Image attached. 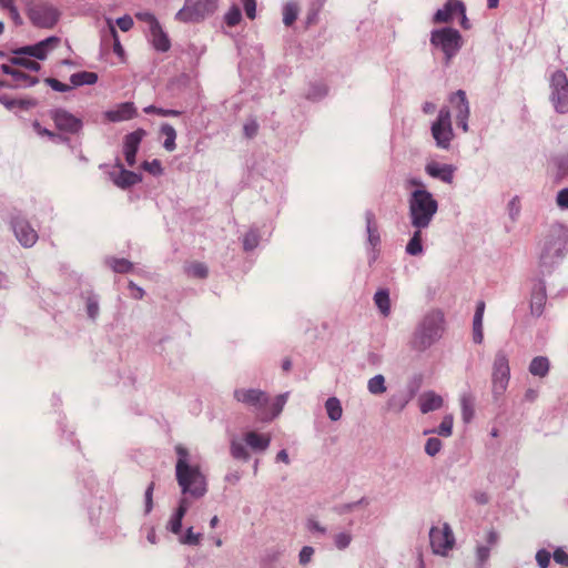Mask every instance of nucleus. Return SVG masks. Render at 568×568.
Segmentation results:
<instances>
[{"mask_svg": "<svg viewBox=\"0 0 568 568\" xmlns=\"http://www.w3.org/2000/svg\"><path fill=\"white\" fill-rule=\"evenodd\" d=\"M59 44L60 38L49 37L37 44L16 50V55L10 59V63L1 67L6 74L11 75V85L27 88L36 84L38 79L27 73V71L38 72L40 64L31 58L43 60Z\"/></svg>", "mask_w": 568, "mask_h": 568, "instance_id": "f257e3e1", "label": "nucleus"}, {"mask_svg": "<svg viewBox=\"0 0 568 568\" xmlns=\"http://www.w3.org/2000/svg\"><path fill=\"white\" fill-rule=\"evenodd\" d=\"M175 452L178 455L176 480L183 494H190L195 498L202 497L206 493V479L201 471L200 462L183 446H176Z\"/></svg>", "mask_w": 568, "mask_h": 568, "instance_id": "f03ea898", "label": "nucleus"}, {"mask_svg": "<svg viewBox=\"0 0 568 568\" xmlns=\"http://www.w3.org/2000/svg\"><path fill=\"white\" fill-rule=\"evenodd\" d=\"M446 331L445 315L439 310H430L416 324L408 339L412 351L424 353L436 344Z\"/></svg>", "mask_w": 568, "mask_h": 568, "instance_id": "7ed1b4c3", "label": "nucleus"}, {"mask_svg": "<svg viewBox=\"0 0 568 568\" xmlns=\"http://www.w3.org/2000/svg\"><path fill=\"white\" fill-rule=\"evenodd\" d=\"M408 184L415 187L409 197L412 225L416 229H426L437 212V201L420 181L412 179Z\"/></svg>", "mask_w": 568, "mask_h": 568, "instance_id": "20e7f679", "label": "nucleus"}, {"mask_svg": "<svg viewBox=\"0 0 568 568\" xmlns=\"http://www.w3.org/2000/svg\"><path fill=\"white\" fill-rule=\"evenodd\" d=\"M568 251V227L556 224L552 225L542 241L539 255L540 267L550 271Z\"/></svg>", "mask_w": 568, "mask_h": 568, "instance_id": "39448f33", "label": "nucleus"}, {"mask_svg": "<svg viewBox=\"0 0 568 568\" xmlns=\"http://www.w3.org/2000/svg\"><path fill=\"white\" fill-rule=\"evenodd\" d=\"M219 0H185L175 19L185 23H197L212 16L217 9Z\"/></svg>", "mask_w": 568, "mask_h": 568, "instance_id": "423d86ee", "label": "nucleus"}, {"mask_svg": "<svg viewBox=\"0 0 568 568\" xmlns=\"http://www.w3.org/2000/svg\"><path fill=\"white\" fill-rule=\"evenodd\" d=\"M430 41L444 51L447 59H450L462 45L459 32L452 28L433 31Z\"/></svg>", "mask_w": 568, "mask_h": 568, "instance_id": "0eeeda50", "label": "nucleus"}, {"mask_svg": "<svg viewBox=\"0 0 568 568\" xmlns=\"http://www.w3.org/2000/svg\"><path fill=\"white\" fill-rule=\"evenodd\" d=\"M432 135L439 148L447 149L449 146L454 136L449 109L443 108L439 111L437 120L432 125Z\"/></svg>", "mask_w": 568, "mask_h": 568, "instance_id": "6e6552de", "label": "nucleus"}, {"mask_svg": "<svg viewBox=\"0 0 568 568\" xmlns=\"http://www.w3.org/2000/svg\"><path fill=\"white\" fill-rule=\"evenodd\" d=\"M234 398L240 403L254 407L258 413V418L264 422L268 402V396L264 392L253 388H239L234 392Z\"/></svg>", "mask_w": 568, "mask_h": 568, "instance_id": "1a4fd4ad", "label": "nucleus"}, {"mask_svg": "<svg viewBox=\"0 0 568 568\" xmlns=\"http://www.w3.org/2000/svg\"><path fill=\"white\" fill-rule=\"evenodd\" d=\"M509 373L507 355L500 351L496 354L493 366V392L495 396H500L506 390Z\"/></svg>", "mask_w": 568, "mask_h": 568, "instance_id": "9d476101", "label": "nucleus"}, {"mask_svg": "<svg viewBox=\"0 0 568 568\" xmlns=\"http://www.w3.org/2000/svg\"><path fill=\"white\" fill-rule=\"evenodd\" d=\"M551 100L560 113L568 111V79L562 71H556L551 77Z\"/></svg>", "mask_w": 568, "mask_h": 568, "instance_id": "9b49d317", "label": "nucleus"}, {"mask_svg": "<svg viewBox=\"0 0 568 568\" xmlns=\"http://www.w3.org/2000/svg\"><path fill=\"white\" fill-rule=\"evenodd\" d=\"M429 539L433 551L443 556H445L455 544L453 531L447 524H444L442 527H433L429 531Z\"/></svg>", "mask_w": 568, "mask_h": 568, "instance_id": "f8f14e48", "label": "nucleus"}, {"mask_svg": "<svg viewBox=\"0 0 568 568\" xmlns=\"http://www.w3.org/2000/svg\"><path fill=\"white\" fill-rule=\"evenodd\" d=\"M449 105L455 113L456 123L464 132L468 131L467 120L469 118V104L466 93L458 90L449 97Z\"/></svg>", "mask_w": 568, "mask_h": 568, "instance_id": "ddd939ff", "label": "nucleus"}, {"mask_svg": "<svg viewBox=\"0 0 568 568\" xmlns=\"http://www.w3.org/2000/svg\"><path fill=\"white\" fill-rule=\"evenodd\" d=\"M462 17V26L467 29V18L465 14V6L460 0H448L444 9L435 13L434 21L437 23H446L452 21L455 17Z\"/></svg>", "mask_w": 568, "mask_h": 568, "instance_id": "4468645a", "label": "nucleus"}, {"mask_svg": "<svg viewBox=\"0 0 568 568\" xmlns=\"http://www.w3.org/2000/svg\"><path fill=\"white\" fill-rule=\"evenodd\" d=\"M12 229L18 241L26 247L32 246L38 240L37 231L23 219H16Z\"/></svg>", "mask_w": 568, "mask_h": 568, "instance_id": "2eb2a0df", "label": "nucleus"}, {"mask_svg": "<svg viewBox=\"0 0 568 568\" xmlns=\"http://www.w3.org/2000/svg\"><path fill=\"white\" fill-rule=\"evenodd\" d=\"M145 134L146 133L143 129H138L136 131L125 136L123 144V153L129 166H133L135 164V155L139 150V145L142 139L145 136Z\"/></svg>", "mask_w": 568, "mask_h": 568, "instance_id": "dca6fc26", "label": "nucleus"}, {"mask_svg": "<svg viewBox=\"0 0 568 568\" xmlns=\"http://www.w3.org/2000/svg\"><path fill=\"white\" fill-rule=\"evenodd\" d=\"M53 120L59 130L77 133L82 128V121L65 110L59 109L53 113Z\"/></svg>", "mask_w": 568, "mask_h": 568, "instance_id": "f3484780", "label": "nucleus"}, {"mask_svg": "<svg viewBox=\"0 0 568 568\" xmlns=\"http://www.w3.org/2000/svg\"><path fill=\"white\" fill-rule=\"evenodd\" d=\"M136 109L132 102L119 104L114 110H109L104 116L111 122H121L134 118Z\"/></svg>", "mask_w": 568, "mask_h": 568, "instance_id": "a211bd4d", "label": "nucleus"}, {"mask_svg": "<svg viewBox=\"0 0 568 568\" xmlns=\"http://www.w3.org/2000/svg\"><path fill=\"white\" fill-rule=\"evenodd\" d=\"M443 404V397L433 390L424 392L418 397V406L423 414L439 409Z\"/></svg>", "mask_w": 568, "mask_h": 568, "instance_id": "6ab92c4d", "label": "nucleus"}, {"mask_svg": "<svg viewBox=\"0 0 568 568\" xmlns=\"http://www.w3.org/2000/svg\"><path fill=\"white\" fill-rule=\"evenodd\" d=\"M426 172L443 182L452 183L454 176V168L448 164H439L437 162H430L426 165Z\"/></svg>", "mask_w": 568, "mask_h": 568, "instance_id": "aec40b11", "label": "nucleus"}, {"mask_svg": "<svg viewBox=\"0 0 568 568\" xmlns=\"http://www.w3.org/2000/svg\"><path fill=\"white\" fill-rule=\"evenodd\" d=\"M149 31V37L152 45L158 50L162 52H166L170 47L171 42L168 37V34L163 31L160 23L152 27Z\"/></svg>", "mask_w": 568, "mask_h": 568, "instance_id": "412c9836", "label": "nucleus"}, {"mask_svg": "<svg viewBox=\"0 0 568 568\" xmlns=\"http://www.w3.org/2000/svg\"><path fill=\"white\" fill-rule=\"evenodd\" d=\"M244 442L252 449L264 452L270 445L271 437L266 434H260L251 430L244 434Z\"/></svg>", "mask_w": 568, "mask_h": 568, "instance_id": "4be33fe9", "label": "nucleus"}, {"mask_svg": "<svg viewBox=\"0 0 568 568\" xmlns=\"http://www.w3.org/2000/svg\"><path fill=\"white\" fill-rule=\"evenodd\" d=\"M112 181L119 187L125 189L141 181L139 174L121 169L119 172L111 173Z\"/></svg>", "mask_w": 568, "mask_h": 568, "instance_id": "5701e85b", "label": "nucleus"}, {"mask_svg": "<svg viewBox=\"0 0 568 568\" xmlns=\"http://www.w3.org/2000/svg\"><path fill=\"white\" fill-rule=\"evenodd\" d=\"M485 312V303L483 301L477 303L476 312L473 322V341L480 344L484 339L483 332V317Z\"/></svg>", "mask_w": 568, "mask_h": 568, "instance_id": "b1692460", "label": "nucleus"}, {"mask_svg": "<svg viewBox=\"0 0 568 568\" xmlns=\"http://www.w3.org/2000/svg\"><path fill=\"white\" fill-rule=\"evenodd\" d=\"M499 536L496 531H489L486 537L487 546H478L477 547V560L480 566H483L489 558L490 548L495 547L498 544Z\"/></svg>", "mask_w": 568, "mask_h": 568, "instance_id": "393cba45", "label": "nucleus"}, {"mask_svg": "<svg viewBox=\"0 0 568 568\" xmlns=\"http://www.w3.org/2000/svg\"><path fill=\"white\" fill-rule=\"evenodd\" d=\"M115 40H119V37L114 21L111 18H105V27L101 29V44L109 49Z\"/></svg>", "mask_w": 568, "mask_h": 568, "instance_id": "a878e982", "label": "nucleus"}, {"mask_svg": "<svg viewBox=\"0 0 568 568\" xmlns=\"http://www.w3.org/2000/svg\"><path fill=\"white\" fill-rule=\"evenodd\" d=\"M374 302L381 314L384 317L389 316L390 314V298L389 292L386 288L378 290L374 295Z\"/></svg>", "mask_w": 568, "mask_h": 568, "instance_id": "bb28decb", "label": "nucleus"}, {"mask_svg": "<svg viewBox=\"0 0 568 568\" xmlns=\"http://www.w3.org/2000/svg\"><path fill=\"white\" fill-rule=\"evenodd\" d=\"M72 85L80 87L84 84H94L98 81V74L89 71H81L73 73L70 77Z\"/></svg>", "mask_w": 568, "mask_h": 568, "instance_id": "cd10ccee", "label": "nucleus"}, {"mask_svg": "<svg viewBox=\"0 0 568 568\" xmlns=\"http://www.w3.org/2000/svg\"><path fill=\"white\" fill-rule=\"evenodd\" d=\"M548 371L549 362L542 356L535 357L529 365V372L535 376L544 377L547 375Z\"/></svg>", "mask_w": 568, "mask_h": 568, "instance_id": "c85d7f7f", "label": "nucleus"}, {"mask_svg": "<svg viewBox=\"0 0 568 568\" xmlns=\"http://www.w3.org/2000/svg\"><path fill=\"white\" fill-rule=\"evenodd\" d=\"M286 394L277 396L274 402L270 404V400L267 402L266 406V418L264 420H270L274 417H276L283 409L285 403H286Z\"/></svg>", "mask_w": 568, "mask_h": 568, "instance_id": "c756f323", "label": "nucleus"}, {"mask_svg": "<svg viewBox=\"0 0 568 568\" xmlns=\"http://www.w3.org/2000/svg\"><path fill=\"white\" fill-rule=\"evenodd\" d=\"M325 408L331 420L336 422L342 418L343 408L338 398L329 397L325 403Z\"/></svg>", "mask_w": 568, "mask_h": 568, "instance_id": "7c9ffc66", "label": "nucleus"}, {"mask_svg": "<svg viewBox=\"0 0 568 568\" xmlns=\"http://www.w3.org/2000/svg\"><path fill=\"white\" fill-rule=\"evenodd\" d=\"M462 415L465 423L474 417V397L470 394H463L460 397Z\"/></svg>", "mask_w": 568, "mask_h": 568, "instance_id": "2f4dec72", "label": "nucleus"}, {"mask_svg": "<svg viewBox=\"0 0 568 568\" xmlns=\"http://www.w3.org/2000/svg\"><path fill=\"white\" fill-rule=\"evenodd\" d=\"M161 134L165 138L163 142V146L168 151H174L176 148L175 139H176V132L174 128L168 123L163 124L161 126Z\"/></svg>", "mask_w": 568, "mask_h": 568, "instance_id": "473e14b6", "label": "nucleus"}, {"mask_svg": "<svg viewBox=\"0 0 568 568\" xmlns=\"http://www.w3.org/2000/svg\"><path fill=\"white\" fill-rule=\"evenodd\" d=\"M422 230L423 229H416L412 239L409 240V242L406 245V252L409 255H419L423 253Z\"/></svg>", "mask_w": 568, "mask_h": 568, "instance_id": "72a5a7b5", "label": "nucleus"}, {"mask_svg": "<svg viewBox=\"0 0 568 568\" xmlns=\"http://www.w3.org/2000/svg\"><path fill=\"white\" fill-rule=\"evenodd\" d=\"M353 540V535L351 530H343L333 534V541L337 549L344 550L346 549Z\"/></svg>", "mask_w": 568, "mask_h": 568, "instance_id": "f704fd0d", "label": "nucleus"}, {"mask_svg": "<svg viewBox=\"0 0 568 568\" xmlns=\"http://www.w3.org/2000/svg\"><path fill=\"white\" fill-rule=\"evenodd\" d=\"M179 536V541L183 545L197 546L201 542L202 534L194 532L193 527H189L185 532H182Z\"/></svg>", "mask_w": 568, "mask_h": 568, "instance_id": "c9c22d12", "label": "nucleus"}, {"mask_svg": "<svg viewBox=\"0 0 568 568\" xmlns=\"http://www.w3.org/2000/svg\"><path fill=\"white\" fill-rule=\"evenodd\" d=\"M184 516L185 515H183L182 509H175L170 520L168 521V529L176 536L182 531V520Z\"/></svg>", "mask_w": 568, "mask_h": 568, "instance_id": "e433bc0d", "label": "nucleus"}, {"mask_svg": "<svg viewBox=\"0 0 568 568\" xmlns=\"http://www.w3.org/2000/svg\"><path fill=\"white\" fill-rule=\"evenodd\" d=\"M298 14V6L294 2H288L284 6L283 9V22L285 26H292L297 19Z\"/></svg>", "mask_w": 568, "mask_h": 568, "instance_id": "4c0bfd02", "label": "nucleus"}, {"mask_svg": "<svg viewBox=\"0 0 568 568\" xmlns=\"http://www.w3.org/2000/svg\"><path fill=\"white\" fill-rule=\"evenodd\" d=\"M186 274L195 278H204L207 275V268L203 263L193 262L185 268Z\"/></svg>", "mask_w": 568, "mask_h": 568, "instance_id": "58836bf2", "label": "nucleus"}, {"mask_svg": "<svg viewBox=\"0 0 568 568\" xmlns=\"http://www.w3.org/2000/svg\"><path fill=\"white\" fill-rule=\"evenodd\" d=\"M231 455L236 459L247 460L250 458V454L245 445L239 440H232Z\"/></svg>", "mask_w": 568, "mask_h": 568, "instance_id": "ea45409f", "label": "nucleus"}, {"mask_svg": "<svg viewBox=\"0 0 568 568\" xmlns=\"http://www.w3.org/2000/svg\"><path fill=\"white\" fill-rule=\"evenodd\" d=\"M368 390L372 394H383L386 390L385 378L383 375H376L368 381Z\"/></svg>", "mask_w": 568, "mask_h": 568, "instance_id": "a19ab883", "label": "nucleus"}, {"mask_svg": "<svg viewBox=\"0 0 568 568\" xmlns=\"http://www.w3.org/2000/svg\"><path fill=\"white\" fill-rule=\"evenodd\" d=\"M453 424H454L453 415L448 414V415L444 416L436 433L440 436L449 437L453 434Z\"/></svg>", "mask_w": 568, "mask_h": 568, "instance_id": "79ce46f5", "label": "nucleus"}, {"mask_svg": "<svg viewBox=\"0 0 568 568\" xmlns=\"http://www.w3.org/2000/svg\"><path fill=\"white\" fill-rule=\"evenodd\" d=\"M242 19L241 10L237 6H232L225 14V22L229 27H235Z\"/></svg>", "mask_w": 568, "mask_h": 568, "instance_id": "37998d69", "label": "nucleus"}, {"mask_svg": "<svg viewBox=\"0 0 568 568\" xmlns=\"http://www.w3.org/2000/svg\"><path fill=\"white\" fill-rule=\"evenodd\" d=\"M409 398L403 396H392L387 403L389 409L395 412H402L408 404Z\"/></svg>", "mask_w": 568, "mask_h": 568, "instance_id": "c03bdc74", "label": "nucleus"}, {"mask_svg": "<svg viewBox=\"0 0 568 568\" xmlns=\"http://www.w3.org/2000/svg\"><path fill=\"white\" fill-rule=\"evenodd\" d=\"M367 504H368V501L365 498H362L355 503L339 505L336 508V510L339 515H344V514L353 511L354 509H357L358 507L367 506Z\"/></svg>", "mask_w": 568, "mask_h": 568, "instance_id": "a18cd8bd", "label": "nucleus"}, {"mask_svg": "<svg viewBox=\"0 0 568 568\" xmlns=\"http://www.w3.org/2000/svg\"><path fill=\"white\" fill-rule=\"evenodd\" d=\"M110 266L116 273H126L131 270L132 264L125 258H114L110 263Z\"/></svg>", "mask_w": 568, "mask_h": 568, "instance_id": "49530a36", "label": "nucleus"}, {"mask_svg": "<svg viewBox=\"0 0 568 568\" xmlns=\"http://www.w3.org/2000/svg\"><path fill=\"white\" fill-rule=\"evenodd\" d=\"M366 222H367V233H368L369 242L373 245H375V243L378 241V235L376 234V225L374 222L373 213H367Z\"/></svg>", "mask_w": 568, "mask_h": 568, "instance_id": "de8ad7c7", "label": "nucleus"}, {"mask_svg": "<svg viewBox=\"0 0 568 568\" xmlns=\"http://www.w3.org/2000/svg\"><path fill=\"white\" fill-rule=\"evenodd\" d=\"M440 449H442V442H440V439H438L436 437L428 438V440H427V443L425 445V452L429 456H435L436 454L439 453Z\"/></svg>", "mask_w": 568, "mask_h": 568, "instance_id": "09e8293b", "label": "nucleus"}, {"mask_svg": "<svg viewBox=\"0 0 568 568\" xmlns=\"http://www.w3.org/2000/svg\"><path fill=\"white\" fill-rule=\"evenodd\" d=\"M143 111L148 114L155 113L161 116H178V115H180V112L176 110H165V109L156 108L154 105H149V106L144 108Z\"/></svg>", "mask_w": 568, "mask_h": 568, "instance_id": "8fccbe9b", "label": "nucleus"}, {"mask_svg": "<svg viewBox=\"0 0 568 568\" xmlns=\"http://www.w3.org/2000/svg\"><path fill=\"white\" fill-rule=\"evenodd\" d=\"M243 244H244V248L245 250H253L257 246L258 244V235L255 231H250L245 234L244 236V241H243Z\"/></svg>", "mask_w": 568, "mask_h": 568, "instance_id": "3c124183", "label": "nucleus"}, {"mask_svg": "<svg viewBox=\"0 0 568 568\" xmlns=\"http://www.w3.org/2000/svg\"><path fill=\"white\" fill-rule=\"evenodd\" d=\"M136 19L144 22L148 30L151 29L152 27L159 24V21L156 20V18L150 13V12H139L135 14Z\"/></svg>", "mask_w": 568, "mask_h": 568, "instance_id": "603ef678", "label": "nucleus"}, {"mask_svg": "<svg viewBox=\"0 0 568 568\" xmlns=\"http://www.w3.org/2000/svg\"><path fill=\"white\" fill-rule=\"evenodd\" d=\"M143 169L153 175H160L162 173V164L159 160H153L151 162L145 161L143 163Z\"/></svg>", "mask_w": 568, "mask_h": 568, "instance_id": "864d4df0", "label": "nucleus"}, {"mask_svg": "<svg viewBox=\"0 0 568 568\" xmlns=\"http://www.w3.org/2000/svg\"><path fill=\"white\" fill-rule=\"evenodd\" d=\"M545 301V294L542 292L537 293L534 295L531 301V311L532 313L540 314L541 313V306Z\"/></svg>", "mask_w": 568, "mask_h": 568, "instance_id": "5fc2aeb1", "label": "nucleus"}, {"mask_svg": "<svg viewBox=\"0 0 568 568\" xmlns=\"http://www.w3.org/2000/svg\"><path fill=\"white\" fill-rule=\"evenodd\" d=\"M115 27H118L121 31L126 32L133 27V20L130 16H124L119 18L114 22Z\"/></svg>", "mask_w": 568, "mask_h": 568, "instance_id": "6e6d98bb", "label": "nucleus"}, {"mask_svg": "<svg viewBox=\"0 0 568 568\" xmlns=\"http://www.w3.org/2000/svg\"><path fill=\"white\" fill-rule=\"evenodd\" d=\"M245 13L248 19L253 20L256 17V1L255 0H242Z\"/></svg>", "mask_w": 568, "mask_h": 568, "instance_id": "4d7b16f0", "label": "nucleus"}, {"mask_svg": "<svg viewBox=\"0 0 568 568\" xmlns=\"http://www.w3.org/2000/svg\"><path fill=\"white\" fill-rule=\"evenodd\" d=\"M306 526H307V529L313 534H315V532H317L320 535L326 534V528L323 527L316 519L310 518L307 520Z\"/></svg>", "mask_w": 568, "mask_h": 568, "instance_id": "13d9d810", "label": "nucleus"}, {"mask_svg": "<svg viewBox=\"0 0 568 568\" xmlns=\"http://www.w3.org/2000/svg\"><path fill=\"white\" fill-rule=\"evenodd\" d=\"M536 560L540 568H547L550 561V552L547 550H539L536 555Z\"/></svg>", "mask_w": 568, "mask_h": 568, "instance_id": "bf43d9fd", "label": "nucleus"}, {"mask_svg": "<svg viewBox=\"0 0 568 568\" xmlns=\"http://www.w3.org/2000/svg\"><path fill=\"white\" fill-rule=\"evenodd\" d=\"M313 555H314V549L312 547H310V546L303 547L300 552V562L302 565L310 562Z\"/></svg>", "mask_w": 568, "mask_h": 568, "instance_id": "052dcab7", "label": "nucleus"}, {"mask_svg": "<svg viewBox=\"0 0 568 568\" xmlns=\"http://www.w3.org/2000/svg\"><path fill=\"white\" fill-rule=\"evenodd\" d=\"M153 490H154V483L152 481L145 491V513L146 514L150 513L153 507V500H152Z\"/></svg>", "mask_w": 568, "mask_h": 568, "instance_id": "680f3d73", "label": "nucleus"}, {"mask_svg": "<svg viewBox=\"0 0 568 568\" xmlns=\"http://www.w3.org/2000/svg\"><path fill=\"white\" fill-rule=\"evenodd\" d=\"M47 83L55 91H59V92H65L68 90H70V85L68 84H64L62 82H60L59 80L57 79H52V78H49L47 79Z\"/></svg>", "mask_w": 568, "mask_h": 568, "instance_id": "e2e57ef3", "label": "nucleus"}, {"mask_svg": "<svg viewBox=\"0 0 568 568\" xmlns=\"http://www.w3.org/2000/svg\"><path fill=\"white\" fill-rule=\"evenodd\" d=\"M554 560L562 566H568V554L562 549H557L554 552Z\"/></svg>", "mask_w": 568, "mask_h": 568, "instance_id": "0e129e2a", "label": "nucleus"}, {"mask_svg": "<svg viewBox=\"0 0 568 568\" xmlns=\"http://www.w3.org/2000/svg\"><path fill=\"white\" fill-rule=\"evenodd\" d=\"M557 204L561 209L568 210V189L561 190L557 195Z\"/></svg>", "mask_w": 568, "mask_h": 568, "instance_id": "69168bd1", "label": "nucleus"}, {"mask_svg": "<svg viewBox=\"0 0 568 568\" xmlns=\"http://www.w3.org/2000/svg\"><path fill=\"white\" fill-rule=\"evenodd\" d=\"M258 125L255 121H250L244 125V133L247 138H253L257 132Z\"/></svg>", "mask_w": 568, "mask_h": 568, "instance_id": "338daca9", "label": "nucleus"}, {"mask_svg": "<svg viewBox=\"0 0 568 568\" xmlns=\"http://www.w3.org/2000/svg\"><path fill=\"white\" fill-rule=\"evenodd\" d=\"M88 315L94 320L99 313V305L95 301L89 300L87 304Z\"/></svg>", "mask_w": 568, "mask_h": 568, "instance_id": "774afa93", "label": "nucleus"}]
</instances>
